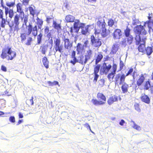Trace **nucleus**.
<instances>
[{
	"label": "nucleus",
	"mask_w": 153,
	"mask_h": 153,
	"mask_svg": "<svg viewBox=\"0 0 153 153\" xmlns=\"http://www.w3.org/2000/svg\"><path fill=\"white\" fill-rule=\"evenodd\" d=\"M97 27L94 29L95 35L100 34L102 37L105 38L110 34V31L106 28V25L104 19L98 20L97 22Z\"/></svg>",
	"instance_id": "1"
},
{
	"label": "nucleus",
	"mask_w": 153,
	"mask_h": 153,
	"mask_svg": "<svg viewBox=\"0 0 153 153\" xmlns=\"http://www.w3.org/2000/svg\"><path fill=\"white\" fill-rule=\"evenodd\" d=\"M145 26V24L144 26L137 25L135 27L134 29V32L136 34L135 37V44L138 45L140 43L141 40L140 35H146L147 33V31L145 30L144 27Z\"/></svg>",
	"instance_id": "2"
},
{
	"label": "nucleus",
	"mask_w": 153,
	"mask_h": 153,
	"mask_svg": "<svg viewBox=\"0 0 153 153\" xmlns=\"http://www.w3.org/2000/svg\"><path fill=\"white\" fill-rule=\"evenodd\" d=\"M133 72L132 76L133 79L135 78V74L137 72L135 71H134V69L132 68H131L128 71L127 73L125 75L124 74H121V75L120 74H117L115 78V84H118L119 83V80L120 82L119 84L121 85L125 81V79L126 76L131 75Z\"/></svg>",
	"instance_id": "3"
},
{
	"label": "nucleus",
	"mask_w": 153,
	"mask_h": 153,
	"mask_svg": "<svg viewBox=\"0 0 153 153\" xmlns=\"http://www.w3.org/2000/svg\"><path fill=\"white\" fill-rule=\"evenodd\" d=\"M16 56V52L12 50L11 47L7 46L3 49L0 56L3 59H5L8 56V60H12Z\"/></svg>",
	"instance_id": "4"
},
{
	"label": "nucleus",
	"mask_w": 153,
	"mask_h": 153,
	"mask_svg": "<svg viewBox=\"0 0 153 153\" xmlns=\"http://www.w3.org/2000/svg\"><path fill=\"white\" fill-rule=\"evenodd\" d=\"M28 32L27 34L26 33H24L21 34L20 37L21 41L22 42H25L27 36H28L32 32V34L33 36L35 37L37 34V25H36L33 27L31 24H29L28 26Z\"/></svg>",
	"instance_id": "5"
},
{
	"label": "nucleus",
	"mask_w": 153,
	"mask_h": 153,
	"mask_svg": "<svg viewBox=\"0 0 153 153\" xmlns=\"http://www.w3.org/2000/svg\"><path fill=\"white\" fill-rule=\"evenodd\" d=\"M96 99H93L91 100L92 103L96 105H102L105 103L106 98L105 96L102 93L99 92L97 95Z\"/></svg>",
	"instance_id": "6"
},
{
	"label": "nucleus",
	"mask_w": 153,
	"mask_h": 153,
	"mask_svg": "<svg viewBox=\"0 0 153 153\" xmlns=\"http://www.w3.org/2000/svg\"><path fill=\"white\" fill-rule=\"evenodd\" d=\"M54 44L53 48L55 50V52L57 51L62 53L63 52V45L61 44V40L59 38H55L54 40Z\"/></svg>",
	"instance_id": "7"
},
{
	"label": "nucleus",
	"mask_w": 153,
	"mask_h": 153,
	"mask_svg": "<svg viewBox=\"0 0 153 153\" xmlns=\"http://www.w3.org/2000/svg\"><path fill=\"white\" fill-rule=\"evenodd\" d=\"M20 18L21 19V23L22 24V28H25L27 27V16L25 15L24 12L20 7Z\"/></svg>",
	"instance_id": "8"
},
{
	"label": "nucleus",
	"mask_w": 153,
	"mask_h": 153,
	"mask_svg": "<svg viewBox=\"0 0 153 153\" xmlns=\"http://www.w3.org/2000/svg\"><path fill=\"white\" fill-rule=\"evenodd\" d=\"M90 39L91 44L94 47L98 48L101 45L102 43L100 39L96 38L93 35L91 36Z\"/></svg>",
	"instance_id": "9"
},
{
	"label": "nucleus",
	"mask_w": 153,
	"mask_h": 153,
	"mask_svg": "<svg viewBox=\"0 0 153 153\" xmlns=\"http://www.w3.org/2000/svg\"><path fill=\"white\" fill-rule=\"evenodd\" d=\"M1 5L3 8L5 9V13L6 16H7V15L9 14V17L11 19L14 15L13 10L12 9L9 10L8 7L5 6L4 5L3 0H1Z\"/></svg>",
	"instance_id": "10"
},
{
	"label": "nucleus",
	"mask_w": 153,
	"mask_h": 153,
	"mask_svg": "<svg viewBox=\"0 0 153 153\" xmlns=\"http://www.w3.org/2000/svg\"><path fill=\"white\" fill-rule=\"evenodd\" d=\"M117 68V65L115 63H113L112 65V70L111 72L108 74L107 75V77L110 81H112L113 80L116 73Z\"/></svg>",
	"instance_id": "11"
},
{
	"label": "nucleus",
	"mask_w": 153,
	"mask_h": 153,
	"mask_svg": "<svg viewBox=\"0 0 153 153\" xmlns=\"http://www.w3.org/2000/svg\"><path fill=\"white\" fill-rule=\"evenodd\" d=\"M100 65H96L94 68V78L93 79V82L96 83L99 77V75L98 74L100 68Z\"/></svg>",
	"instance_id": "12"
},
{
	"label": "nucleus",
	"mask_w": 153,
	"mask_h": 153,
	"mask_svg": "<svg viewBox=\"0 0 153 153\" xmlns=\"http://www.w3.org/2000/svg\"><path fill=\"white\" fill-rule=\"evenodd\" d=\"M112 65V66L110 64H107L105 62H104L103 64V66L102 68V70L103 72L105 74H107L109 71L111 69Z\"/></svg>",
	"instance_id": "13"
},
{
	"label": "nucleus",
	"mask_w": 153,
	"mask_h": 153,
	"mask_svg": "<svg viewBox=\"0 0 153 153\" xmlns=\"http://www.w3.org/2000/svg\"><path fill=\"white\" fill-rule=\"evenodd\" d=\"M146 39V37L143 38L142 39V41L143 43L140 44L138 47V51L143 53H145V49L146 48L145 43Z\"/></svg>",
	"instance_id": "14"
},
{
	"label": "nucleus",
	"mask_w": 153,
	"mask_h": 153,
	"mask_svg": "<svg viewBox=\"0 0 153 153\" xmlns=\"http://www.w3.org/2000/svg\"><path fill=\"white\" fill-rule=\"evenodd\" d=\"M14 19V23H13V26L14 25V24L15 25L14 31H16L18 32V30L19 29V15H18V14H16L15 16Z\"/></svg>",
	"instance_id": "15"
},
{
	"label": "nucleus",
	"mask_w": 153,
	"mask_h": 153,
	"mask_svg": "<svg viewBox=\"0 0 153 153\" xmlns=\"http://www.w3.org/2000/svg\"><path fill=\"white\" fill-rule=\"evenodd\" d=\"M118 97L117 96L115 95H113L110 97L107 100L108 104L110 105L113 103L114 102L118 100Z\"/></svg>",
	"instance_id": "16"
},
{
	"label": "nucleus",
	"mask_w": 153,
	"mask_h": 153,
	"mask_svg": "<svg viewBox=\"0 0 153 153\" xmlns=\"http://www.w3.org/2000/svg\"><path fill=\"white\" fill-rule=\"evenodd\" d=\"M145 80V77L143 74H142L137 80V85L138 87L141 86Z\"/></svg>",
	"instance_id": "17"
},
{
	"label": "nucleus",
	"mask_w": 153,
	"mask_h": 153,
	"mask_svg": "<svg viewBox=\"0 0 153 153\" xmlns=\"http://www.w3.org/2000/svg\"><path fill=\"white\" fill-rule=\"evenodd\" d=\"M113 37L114 39H119L122 36V32L120 29H115L113 33Z\"/></svg>",
	"instance_id": "18"
},
{
	"label": "nucleus",
	"mask_w": 153,
	"mask_h": 153,
	"mask_svg": "<svg viewBox=\"0 0 153 153\" xmlns=\"http://www.w3.org/2000/svg\"><path fill=\"white\" fill-rule=\"evenodd\" d=\"M64 42V47L66 49H69L72 46V43L68 39H65L63 40Z\"/></svg>",
	"instance_id": "19"
},
{
	"label": "nucleus",
	"mask_w": 153,
	"mask_h": 153,
	"mask_svg": "<svg viewBox=\"0 0 153 153\" xmlns=\"http://www.w3.org/2000/svg\"><path fill=\"white\" fill-rule=\"evenodd\" d=\"M91 27V25H88L83 27L81 30L82 34L84 35L89 34V32L91 30L90 28Z\"/></svg>",
	"instance_id": "20"
},
{
	"label": "nucleus",
	"mask_w": 153,
	"mask_h": 153,
	"mask_svg": "<svg viewBox=\"0 0 153 153\" xmlns=\"http://www.w3.org/2000/svg\"><path fill=\"white\" fill-rule=\"evenodd\" d=\"M151 79H148L147 81L145 82L143 85V89L144 90H148L151 86H153V82L151 83Z\"/></svg>",
	"instance_id": "21"
},
{
	"label": "nucleus",
	"mask_w": 153,
	"mask_h": 153,
	"mask_svg": "<svg viewBox=\"0 0 153 153\" xmlns=\"http://www.w3.org/2000/svg\"><path fill=\"white\" fill-rule=\"evenodd\" d=\"M141 101L145 103L149 104L150 103V99L149 97L145 94H144L140 97Z\"/></svg>",
	"instance_id": "22"
},
{
	"label": "nucleus",
	"mask_w": 153,
	"mask_h": 153,
	"mask_svg": "<svg viewBox=\"0 0 153 153\" xmlns=\"http://www.w3.org/2000/svg\"><path fill=\"white\" fill-rule=\"evenodd\" d=\"M122 84L121 88L123 93H127L128 91L129 88L128 84L124 82Z\"/></svg>",
	"instance_id": "23"
},
{
	"label": "nucleus",
	"mask_w": 153,
	"mask_h": 153,
	"mask_svg": "<svg viewBox=\"0 0 153 153\" xmlns=\"http://www.w3.org/2000/svg\"><path fill=\"white\" fill-rule=\"evenodd\" d=\"M85 50L84 46L80 43H78L76 46V51L78 53H82Z\"/></svg>",
	"instance_id": "24"
},
{
	"label": "nucleus",
	"mask_w": 153,
	"mask_h": 153,
	"mask_svg": "<svg viewBox=\"0 0 153 153\" xmlns=\"http://www.w3.org/2000/svg\"><path fill=\"white\" fill-rule=\"evenodd\" d=\"M75 55L76 51H73L71 57L72 58H73V60H71L70 62L73 65H75L76 62H78V61L77 60L75 56Z\"/></svg>",
	"instance_id": "25"
},
{
	"label": "nucleus",
	"mask_w": 153,
	"mask_h": 153,
	"mask_svg": "<svg viewBox=\"0 0 153 153\" xmlns=\"http://www.w3.org/2000/svg\"><path fill=\"white\" fill-rule=\"evenodd\" d=\"M65 20L67 22H73L75 20V17L73 16L68 15L66 16Z\"/></svg>",
	"instance_id": "26"
},
{
	"label": "nucleus",
	"mask_w": 153,
	"mask_h": 153,
	"mask_svg": "<svg viewBox=\"0 0 153 153\" xmlns=\"http://www.w3.org/2000/svg\"><path fill=\"white\" fill-rule=\"evenodd\" d=\"M88 60L85 57H84L83 56H80L79 57V62L81 64H85Z\"/></svg>",
	"instance_id": "27"
},
{
	"label": "nucleus",
	"mask_w": 153,
	"mask_h": 153,
	"mask_svg": "<svg viewBox=\"0 0 153 153\" xmlns=\"http://www.w3.org/2000/svg\"><path fill=\"white\" fill-rule=\"evenodd\" d=\"M42 62L44 65L46 69L49 68V62L47 58L45 57H44L42 59Z\"/></svg>",
	"instance_id": "28"
},
{
	"label": "nucleus",
	"mask_w": 153,
	"mask_h": 153,
	"mask_svg": "<svg viewBox=\"0 0 153 153\" xmlns=\"http://www.w3.org/2000/svg\"><path fill=\"white\" fill-rule=\"evenodd\" d=\"M79 20H76L74 24L73 27L74 29L76 30V33L78 32L79 28V27H78L79 25Z\"/></svg>",
	"instance_id": "29"
},
{
	"label": "nucleus",
	"mask_w": 153,
	"mask_h": 153,
	"mask_svg": "<svg viewBox=\"0 0 153 153\" xmlns=\"http://www.w3.org/2000/svg\"><path fill=\"white\" fill-rule=\"evenodd\" d=\"M53 25L54 28L59 31L61 29V27L60 24H57L56 21L53 22Z\"/></svg>",
	"instance_id": "30"
},
{
	"label": "nucleus",
	"mask_w": 153,
	"mask_h": 153,
	"mask_svg": "<svg viewBox=\"0 0 153 153\" xmlns=\"http://www.w3.org/2000/svg\"><path fill=\"white\" fill-rule=\"evenodd\" d=\"M36 24L39 29H41L43 24V21L42 19H39L38 17L36 19Z\"/></svg>",
	"instance_id": "31"
},
{
	"label": "nucleus",
	"mask_w": 153,
	"mask_h": 153,
	"mask_svg": "<svg viewBox=\"0 0 153 153\" xmlns=\"http://www.w3.org/2000/svg\"><path fill=\"white\" fill-rule=\"evenodd\" d=\"M153 52L152 48L151 47H147L145 49V53L148 55H150Z\"/></svg>",
	"instance_id": "32"
},
{
	"label": "nucleus",
	"mask_w": 153,
	"mask_h": 153,
	"mask_svg": "<svg viewBox=\"0 0 153 153\" xmlns=\"http://www.w3.org/2000/svg\"><path fill=\"white\" fill-rule=\"evenodd\" d=\"M92 51L91 49H89L87 51L86 54L85 55V57L88 60L90 59L92 56Z\"/></svg>",
	"instance_id": "33"
},
{
	"label": "nucleus",
	"mask_w": 153,
	"mask_h": 153,
	"mask_svg": "<svg viewBox=\"0 0 153 153\" xmlns=\"http://www.w3.org/2000/svg\"><path fill=\"white\" fill-rule=\"evenodd\" d=\"M103 56L101 53H99L97 55L95 60V64H97L102 59Z\"/></svg>",
	"instance_id": "34"
},
{
	"label": "nucleus",
	"mask_w": 153,
	"mask_h": 153,
	"mask_svg": "<svg viewBox=\"0 0 153 153\" xmlns=\"http://www.w3.org/2000/svg\"><path fill=\"white\" fill-rule=\"evenodd\" d=\"M48 47V45H43L42 46H41V52L42 54H45Z\"/></svg>",
	"instance_id": "35"
},
{
	"label": "nucleus",
	"mask_w": 153,
	"mask_h": 153,
	"mask_svg": "<svg viewBox=\"0 0 153 153\" xmlns=\"http://www.w3.org/2000/svg\"><path fill=\"white\" fill-rule=\"evenodd\" d=\"M6 4L7 7H9V10L12 9L13 10V9H11V8L15 6V4L14 2H10L7 1L6 2Z\"/></svg>",
	"instance_id": "36"
},
{
	"label": "nucleus",
	"mask_w": 153,
	"mask_h": 153,
	"mask_svg": "<svg viewBox=\"0 0 153 153\" xmlns=\"http://www.w3.org/2000/svg\"><path fill=\"white\" fill-rule=\"evenodd\" d=\"M127 38V42L128 44L130 45L133 42L134 38L132 36L130 35L129 36L126 37Z\"/></svg>",
	"instance_id": "37"
},
{
	"label": "nucleus",
	"mask_w": 153,
	"mask_h": 153,
	"mask_svg": "<svg viewBox=\"0 0 153 153\" xmlns=\"http://www.w3.org/2000/svg\"><path fill=\"white\" fill-rule=\"evenodd\" d=\"M130 31L131 29L128 27H127L124 31V34L126 37H128L130 35Z\"/></svg>",
	"instance_id": "38"
},
{
	"label": "nucleus",
	"mask_w": 153,
	"mask_h": 153,
	"mask_svg": "<svg viewBox=\"0 0 153 153\" xmlns=\"http://www.w3.org/2000/svg\"><path fill=\"white\" fill-rule=\"evenodd\" d=\"M134 107L135 109L138 112H140L141 109L140 104L137 102H135L134 104Z\"/></svg>",
	"instance_id": "39"
},
{
	"label": "nucleus",
	"mask_w": 153,
	"mask_h": 153,
	"mask_svg": "<svg viewBox=\"0 0 153 153\" xmlns=\"http://www.w3.org/2000/svg\"><path fill=\"white\" fill-rule=\"evenodd\" d=\"M43 35L40 33L37 36V44L39 45L41 42Z\"/></svg>",
	"instance_id": "40"
},
{
	"label": "nucleus",
	"mask_w": 153,
	"mask_h": 153,
	"mask_svg": "<svg viewBox=\"0 0 153 153\" xmlns=\"http://www.w3.org/2000/svg\"><path fill=\"white\" fill-rule=\"evenodd\" d=\"M105 80L104 79H101L98 81V86L100 87H103L104 85Z\"/></svg>",
	"instance_id": "41"
},
{
	"label": "nucleus",
	"mask_w": 153,
	"mask_h": 153,
	"mask_svg": "<svg viewBox=\"0 0 153 153\" xmlns=\"http://www.w3.org/2000/svg\"><path fill=\"white\" fill-rule=\"evenodd\" d=\"M33 96H32L30 100H27L26 101L27 104L28 105H33Z\"/></svg>",
	"instance_id": "42"
},
{
	"label": "nucleus",
	"mask_w": 153,
	"mask_h": 153,
	"mask_svg": "<svg viewBox=\"0 0 153 153\" xmlns=\"http://www.w3.org/2000/svg\"><path fill=\"white\" fill-rule=\"evenodd\" d=\"M108 24L109 27H112L114 25V22L113 19H110L108 21Z\"/></svg>",
	"instance_id": "43"
},
{
	"label": "nucleus",
	"mask_w": 153,
	"mask_h": 153,
	"mask_svg": "<svg viewBox=\"0 0 153 153\" xmlns=\"http://www.w3.org/2000/svg\"><path fill=\"white\" fill-rule=\"evenodd\" d=\"M6 22L7 20L3 18H1V24H0V26H1L2 28L4 27Z\"/></svg>",
	"instance_id": "44"
},
{
	"label": "nucleus",
	"mask_w": 153,
	"mask_h": 153,
	"mask_svg": "<svg viewBox=\"0 0 153 153\" xmlns=\"http://www.w3.org/2000/svg\"><path fill=\"white\" fill-rule=\"evenodd\" d=\"M118 50V48L115 45H114L112 47L111 52L113 54L115 53Z\"/></svg>",
	"instance_id": "45"
},
{
	"label": "nucleus",
	"mask_w": 153,
	"mask_h": 153,
	"mask_svg": "<svg viewBox=\"0 0 153 153\" xmlns=\"http://www.w3.org/2000/svg\"><path fill=\"white\" fill-rule=\"evenodd\" d=\"M53 19L54 17L52 15H51L50 16H47L46 19V21L49 24L50 23V21L51 20H53Z\"/></svg>",
	"instance_id": "46"
},
{
	"label": "nucleus",
	"mask_w": 153,
	"mask_h": 153,
	"mask_svg": "<svg viewBox=\"0 0 153 153\" xmlns=\"http://www.w3.org/2000/svg\"><path fill=\"white\" fill-rule=\"evenodd\" d=\"M47 33V36L48 38V39H49L50 38H51L49 42L51 45H52L53 42L51 33L50 32H48V33Z\"/></svg>",
	"instance_id": "47"
},
{
	"label": "nucleus",
	"mask_w": 153,
	"mask_h": 153,
	"mask_svg": "<svg viewBox=\"0 0 153 153\" xmlns=\"http://www.w3.org/2000/svg\"><path fill=\"white\" fill-rule=\"evenodd\" d=\"M132 122L133 123L134 125L133 127L134 128L136 129L137 130H141V128L140 127L137 125L134 121H132Z\"/></svg>",
	"instance_id": "48"
},
{
	"label": "nucleus",
	"mask_w": 153,
	"mask_h": 153,
	"mask_svg": "<svg viewBox=\"0 0 153 153\" xmlns=\"http://www.w3.org/2000/svg\"><path fill=\"white\" fill-rule=\"evenodd\" d=\"M29 8L30 14L34 16L35 14V12L33 8L31 7H30Z\"/></svg>",
	"instance_id": "49"
},
{
	"label": "nucleus",
	"mask_w": 153,
	"mask_h": 153,
	"mask_svg": "<svg viewBox=\"0 0 153 153\" xmlns=\"http://www.w3.org/2000/svg\"><path fill=\"white\" fill-rule=\"evenodd\" d=\"M33 40L32 38L31 37H29L27 41L25 44L27 45H29L31 44V42Z\"/></svg>",
	"instance_id": "50"
},
{
	"label": "nucleus",
	"mask_w": 153,
	"mask_h": 153,
	"mask_svg": "<svg viewBox=\"0 0 153 153\" xmlns=\"http://www.w3.org/2000/svg\"><path fill=\"white\" fill-rule=\"evenodd\" d=\"M119 66H120L119 70L121 71L122 69H123V67L124 66V64L123 62L121 60H120V61Z\"/></svg>",
	"instance_id": "51"
},
{
	"label": "nucleus",
	"mask_w": 153,
	"mask_h": 153,
	"mask_svg": "<svg viewBox=\"0 0 153 153\" xmlns=\"http://www.w3.org/2000/svg\"><path fill=\"white\" fill-rule=\"evenodd\" d=\"M89 41L88 40H86L85 41L84 43L83 46H84L85 48L89 47Z\"/></svg>",
	"instance_id": "52"
},
{
	"label": "nucleus",
	"mask_w": 153,
	"mask_h": 153,
	"mask_svg": "<svg viewBox=\"0 0 153 153\" xmlns=\"http://www.w3.org/2000/svg\"><path fill=\"white\" fill-rule=\"evenodd\" d=\"M152 17L148 16V20L147 21V22L148 24H151L153 25V20L151 19Z\"/></svg>",
	"instance_id": "53"
},
{
	"label": "nucleus",
	"mask_w": 153,
	"mask_h": 153,
	"mask_svg": "<svg viewBox=\"0 0 153 153\" xmlns=\"http://www.w3.org/2000/svg\"><path fill=\"white\" fill-rule=\"evenodd\" d=\"M9 120L10 122L11 123H13L15 122V118L14 116H10L9 117Z\"/></svg>",
	"instance_id": "54"
},
{
	"label": "nucleus",
	"mask_w": 153,
	"mask_h": 153,
	"mask_svg": "<svg viewBox=\"0 0 153 153\" xmlns=\"http://www.w3.org/2000/svg\"><path fill=\"white\" fill-rule=\"evenodd\" d=\"M84 126L85 127H86L87 129H89L91 132L92 133H93V132L91 131L90 126L88 123H85L84 124Z\"/></svg>",
	"instance_id": "55"
},
{
	"label": "nucleus",
	"mask_w": 153,
	"mask_h": 153,
	"mask_svg": "<svg viewBox=\"0 0 153 153\" xmlns=\"http://www.w3.org/2000/svg\"><path fill=\"white\" fill-rule=\"evenodd\" d=\"M49 28L48 26H46L44 29L45 33L46 34L48 33L49 32Z\"/></svg>",
	"instance_id": "56"
},
{
	"label": "nucleus",
	"mask_w": 153,
	"mask_h": 153,
	"mask_svg": "<svg viewBox=\"0 0 153 153\" xmlns=\"http://www.w3.org/2000/svg\"><path fill=\"white\" fill-rule=\"evenodd\" d=\"M1 69L2 71L4 72H6L7 71V68L4 65H2L1 66Z\"/></svg>",
	"instance_id": "57"
},
{
	"label": "nucleus",
	"mask_w": 153,
	"mask_h": 153,
	"mask_svg": "<svg viewBox=\"0 0 153 153\" xmlns=\"http://www.w3.org/2000/svg\"><path fill=\"white\" fill-rule=\"evenodd\" d=\"M29 0H23L22 3L25 5L28 4Z\"/></svg>",
	"instance_id": "58"
},
{
	"label": "nucleus",
	"mask_w": 153,
	"mask_h": 153,
	"mask_svg": "<svg viewBox=\"0 0 153 153\" xmlns=\"http://www.w3.org/2000/svg\"><path fill=\"white\" fill-rule=\"evenodd\" d=\"M3 11L0 9V19H1L3 18Z\"/></svg>",
	"instance_id": "59"
},
{
	"label": "nucleus",
	"mask_w": 153,
	"mask_h": 153,
	"mask_svg": "<svg viewBox=\"0 0 153 153\" xmlns=\"http://www.w3.org/2000/svg\"><path fill=\"white\" fill-rule=\"evenodd\" d=\"M125 122L124 120H121L119 123V124L120 125L122 126L123 125V124H124Z\"/></svg>",
	"instance_id": "60"
},
{
	"label": "nucleus",
	"mask_w": 153,
	"mask_h": 153,
	"mask_svg": "<svg viewBox=\"0 0 153 153\" xmlns=\"http://www.w3.org/2000/svg\"><path fill=\"white\" fill-rule=\"evenodd\" d=\"M53 86L59 85V82L58 81H54L53 82Z\"/></svg>",
	"instance_id": "61"
},
{
	"label": "nucleus",
	"mask_w": 153,
	"mask_h": 153,
	"mask_svg": "<svg viewBox=\"0 0 153 153\" xmlns=\"http://www.w3.org/2000/svg\"><path fill=\"white\" fill-rule=\"evenodd\" d=\"M110 58V57H109V56H108L107 55L104 58L105 61H108L109 60Z\"/></svg>",
	"instance_id": "62"
},
{
	"label": "nucleus",
	"mask_w": 153,
	"mask_h": 153,
	"mask_svg": "<svg viewBox=\"0 0 153 153\" xmlns=\"http://www.w3.org/2000/svg\"><path fill=\"white\" fill-rule=\"evenodd\" d=\"M17 12L19 13V3H18L16 5Z\"/></svg>",
	"instance_id": "63"
},
{
	"label": "nucleus",
	"mask_w": 153,
	"mask_h": 153,
	"mask_svg": "<svg viewBox=\"0 0 153 153\" xmlns=\"http://www.w3.org/2000/svg\"><path fill=\"white\" fill-rule=\"evenodd\" d=\"M70 32L71 34L72 35H73V27H71L70 28Z\"/></svg>",
	"instance_id": "64"
}]
</instances>
